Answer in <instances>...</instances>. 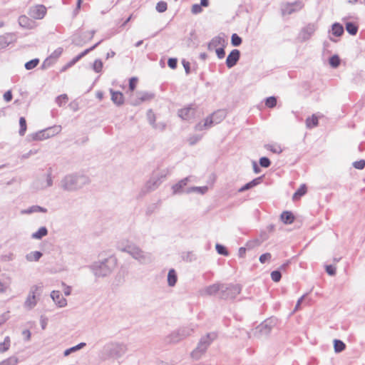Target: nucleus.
I'll return each instance as SVG.
<instances>
[{"label": "nucleus", "instance_id": "obj_1", "mask_svg": "<svg viewBox=\"0 0 365 365\" xmlns=\"http://www.w3.org/2000/svg\"><path fill=\"white\" fill-rule=\"evenodd\" d=\"M90 182L89 178L85 175L73 173L66 175L60 182L61 187L68 192L82 188Z\"/></svg>", "mask_w": 365, "mask_h": 365}, {"label": "nucleus", "instance_id": "obj_2", "mask_svg": "<svg viewBox=\"0 0 365 365\" xmlns=\"http://www.w3.org/2000/svg\"><path fill=\"white\" fill-rule=\"evenodd\" d=\"M118 249L121 252L129 254L133 258L138 260L142 264H148L153 262L151 253L144 252L133 243H128L126 245L118 244Z\"/></svg>", "mask_w": 365, "mask_h": 365}, {"label": "nucleus", "instance_id": "obj_3", "mask_svg": "<svg viewBox=\"0 0 365 365\" xmlns=\"http://www.w3.org/2000/svg\"><path fill=\"white\" fill-rule=\"evenodd\" d=\"M116 266V259L113 257L105 258L103 260L95 262L90 268L96 277L108 276Z\"/></svg>", "mask_w": 365, "mask_h": 365}, {"label": "nucleus", "instance_id": "obj_4", "mask_svg": "<svg viewBox=\"0 0 365 365\" xmlns=\"http://www.w3.org/2000/svg\"><path fill=\"white\" fill-rule=\"evenodd\" d=\"M217 337V334L216 332L207 333L206 335L202 336L195 349L191 352V357L195 359H199Z\"/></svg>", "mask_w": 365, "mask_h": 365}, {"label": "nucleus", "instance_id": "obj_5", "mask_svg": "<svg viewBox=\"0 0 365 365\" xmlns=\"http://www.w3.org/2000/svg\"><path fill=\"white\" fill-rule=\"evenodd\" d=\"M126 351V346L123 344L109 343L106 344L102 350L103 359H116L122 356Z\"/></svg>", "mask_w": 365, "mask_h": 365}, {"label": "nucleus", "instance_id": "obj_6", "mask_svg": "<svg viewBox=\"0 0 365 365\" xmlns=\"http://www.w3.org/2000/svg\"><path fill=\"white\" fill-rule=\"evenodd\" d=\"M61 125H53L31 133L29 137L33 140H43L58 134L61 131Z\"/></svg>", "mask_w": 365, "mask_h": 365}, {"label": "nucleus", "instance_id": "obj_7", "mask_svg": "<svg viewBox=\"0 0 365 365\" xmlns=\"http://www.w3.org/2000/svg\"><path fill=\"white\" fill-rule=\"evenodd\" d=\"M43 284L38 283L30 288L29 295L24 302V307L27 309H32L37 304L36 297H39L43 292Z\"/></svg>", "mask_w": 365, "mask_h": 365}, {"label": "nucleus", "instance_id": "obj_8", "mask_svg": "<svg viewBox=\"0 0 365 365\" xmlns=\"http://www.w3.org/2000/svg\"><path fill=\"white\" fill-rule=\"evenodd\" d=\"M242 287L240 284H222L220 298L222 299H233L240 293Z\"/></svg>", "mask_w": 365, "mask_h": 365}, {"label": "nucleus", "instance_id": "obj_9", "mask_svg": "<svg viewBox=\"0 0 365 365\" xmlns=\"http://www.w3.org/2000/svg\"><path fill=\"white\" fill-rule=\"evenodd\" d=\"M317 29L314 24H309L302 29L298 34L297 39L300 42H304L309 40Z\"/></svg>", "mask_w": 365, "mask_h": 365}, {"label": "nucleus", "instance_id": "obj_10", "mask_svg": "<svg viewBox=\"0 0 365 365\" xmlns=\"http://www.w3.org/2000/svg\"><path fill=\"white\" fill-rule=\"evenodd\" d=\"M304 6V4L302 1H295L292 3H287L282 9V14L290 15L294 12L301 10Z\"/></svg>", "mask_w": 365, "mask_h": 365}, {"label": "nucleus", "instance_id": "obj_11", "mask_svg": "<svg viewBox=\"0 0 365 365\" xmlns=\"http://www.w3.org/2000/svg\"><path fill=\"white\" fill-rule=\"evenodd\" d=\"M272 327L267 321L258 325L254 331V335L258 338L267 336L270 333Z\"/></svg>", "mask_w": 365, "mask_h": 365}, {"label": "nucleus", "instance_id": "obj_12", "mask_svg": "<svg viewBox=\"0 0 365 365\" xmlns=\"http://www.w3.org/2000/svg\"><path fill=\"white\" fill-rule=\"evenodd\" d=\"M46 14V8L42 4H38L29 9V14L34 19H42Z\"/></svg>", "mask_w": 365, "mask_h": 365}, {"label": "nucleus", "instance_id": "obj_13", "mask_svg": "<svg viewBox=\"0 0 365 365\" xmlns=\"http://www.w3.org/2000/svg\"><path fill=\"white\" fill-rule=\"evenodd\" d=\"M240 58V51L238 49L232 50L226 58V66L227 68H231L234 67L237 63Z\"/></svg>", "mask_w": 365, "mask_h": 365}, {"label": "nucleus", "instance_id": "obj_14", "mask_svg": "<svg viewBox=\"0 0 365 365\" xmlns=\"http://www.w3.org/2000/svg\"><path fill=\"white\" fill-rule=\"evenodd\" d=\"M225 116V111L223 110H219L212 113L210 116L207 117V118L211 120L210 125L213 126L214 125L218 124L222 121Z\"/></svg>", "mask_w": 365, "mask_h": 365}, {"label": "nucleus", "instance_id": "obj_15", "mask_svg": "<svg viewBox=\"0 0 365 365\" xmlns=\"http://www.w3.org/2000/svg\"><path fill=\"white\" fill-rule=\"evenodd\" d=\"M103 40L99 41L96 44H94L93 46L90 47L89 48H87L84 50L83 52L77 55L76 57H74L71 61H70L67 63V67H71L74 64H76L80 59H81L83 56H85L86 54H88L90 51L94 50L101 42Z\"/></svg>", "mask_w": 365, "mask_h": 365}, {"label": "nucleus", "instance_id": "obj_16", "mask_svg": "<svg viewBox=\"0 0 365 365\" xmlns=\"http://www.w3.org/2000/svg\"><path fill=\"white\" fill-rule=\"evenodd\" d=\"M51 297L56 304L59 307H64L67 304L66 299L61 295L59 291H53L51 293Z\"/></svg>", "mask_w": 365, "mask_h": 365}, {"label": "nucleus", "instance_id": "obj_17", "mask_svg": "<svg viewBox=\"0 0 365 365\" xmlns=\"http://www.w3.org/2000/svg\"><path fill=\"white\" fill-rule=\"evenodd\" d=\"M226 43H227L223 37L220 36H215L208 43L207 48L210 51H212L214 48L216 49L217 46H225Z\"/></svg>", "mask_w": 365, "mask_h": 365}, {"label": "nucleus", "instance_id": "obj_18", "mask_svg": "<svg viewBox=\"0 0 365 365\" xmlns=\"http://www.w3.org/2000/svg\"><path fill=\"white\" fill-rule=\"evenodd\" d=\"M178 115L183 120H190L195 115V109L191 106L180 109Z\"/></svg>", "mask_w": 365, "mask_h": 365}, {"label": "nucleus", "instance_id": "obj_19", "mask_svg": "<svg viewBox=\"0 0 365 365\" xmlns=\"http://www.w3.org/2000/svg\"><path fill=\"white\" fill-rule=\"evenodd\" d=\"M222 283H215L206 287L204 289V292L209 296L215 295L217 294L220 295V293L222 291Z\"/></svg>", "mask_w": 365, "mask_h": 365}, {"label": "nucleus", "instance_id": "obj_20", "mask_svg": "<svg viewBox=\"0 0 365 365\" xmlns=\"http://www.w3.org/2000/svg\"><path fill=\"white\" fill-rule=\"evenodd\" d=\"M18 22L21 27L27 29H33L35 25V21L25 15L20 16Z\"/></svg>", "mask_w": 365, "mask_h": 365}, {"label": "nucleus", "instance_id": "obj_21", "mask_svg": "<svg viewBox=\"0 0 365 365\" xmlns=\"http://www.w3.org/2000/svg\"><path fill=\"white\" fill-rule=\"evenodd\" d=\"M109 91L111 95V101L114 104L120 106L124 103V96L121 92L115 91L112 88H110Z\"/></svg>", "mask_w": 365, "mask_h": 365}, {"label": "nucleus", "instance_id": "obj_22", "mask_svg": "<svg viewBox=\"0 0 365 365\" xmlns=\"http://www.w3.org/2000/svg\"><path fill=\"white\" fill-rule=\"evenodd\" d=\"M165 175H161L160 177H152L146 183V188L148 191H152L155 190L161 183L160 178H165Z\"/></svg>", "mask_w": 365, "mask_h": 365}, {"label": "nucleus", "instance_id": "obj_23", "mask_svg": "<svg viewBox=\"0 0 365 365\" xmlns=\"http://www.w3.org/2000/svg\"><path fill=\"white\" fill-rule=\"evenodd\" d=\"M14 34L7 33L0 36V50L6 48L12 41Z\"/></svg>", "mask_w": 365, "mask_h": 365}, {"label": "nucleus", "instance_id": "obj_24", "mask_svg": "<svg viewBox=\"0 0 365 365\" xmlns=\"http://www.w3.org/2000/svg\"><path fill=\"white\" fill-rule=\"evenodd\" d=\"M153 97L154 95L148 92L139 93L138 94V99L133 103V105L138 106L142 102L151 100L152 98H153Z\"/></svg>", "mask_w": 365, "mask_h": 365}, {"label": "nucleus", "instance_id": "obj_25", "mask_svg": "<svg viewBox=\"0 0 365 365\" xmlns=\"http://www.w3.org/2000/svg\"><path fill=\"white\" fill-rule=\"evenodd\" d=\"M262 176L253 179L250 182L246 183L245 185L241 187L238 190V192H245L247 190H250V189L255 187L256 185H259L262 182Z\"/></svg>", "mask_w": 365, "mask_h": 365}, {"label": "nucleus", "instance_id": "obj_26", "mask_svg": "<svg viewBox=\"0 0 365 365\" xmlns=\"http://www.w3.org/2000/svg\"><path fill=\"white\" fill-rule=\"evenodd\" d=\"M189 181V177L185 178L180 180L178 183L173 185L172 189L174 194H178L181 192L182 188L187 185Z\"/></svg>", "mask_w": 365, "mask_h": 365}, {"label": "nucleus", "instance_id": "obj_27", "mask_svg": "<svg viewBox=\"0 0 365 365\" xmlns=\"http://www.w3.org/2000/svg\"><path fill=\"white\" fill-rule=\"evenodd\" d=\"M281 220L286 225L292 224L294 220V216L290 211H284L280 215Z\"/></svg>", "mask_w": 365, "mask_h": 365}, {"label": "nucleus", "instance_id": "obj_28", "mask_svg": "<svg viewBox=\"0 0 365 365\" xmlns=\"http://www.w3.org/2000/svg\"><path fill=\"white\" fill-rule=\"evenodd\" d=\"M178 282L177 272L174 269H170L168 273V284L169 287H174Z\"/></svg>", "mask_w": 365, "mask_h": 365}, {"label": "nucleus", "instance_id": "obj_29", "mask_svg": "<svg viewBox=\"0 0 365 365\" xmlns=\"http://www.w3.org/2000/svg\"><path fill=\"white\" fill-rule=\"evenodd\" d=\"M183 339L184 338L181 336V333H180L178 329L173 331L167 337L168 341L170 343H178Z\"/></svg>", "mask_w": 365, "mask_h": 365}, {"label": "nucleus", "instance_id": "obj_30", "mask_svg": "<svg viewBox=\"0 0 365 365\" xmlns=\"http://www.w3.org/2000/svg\"><path fill=\"white\" fill-rule=\"evenodd\" d=\"M43 256V254L40 251H33L26 255V259L29 262H38L39 259Z\"/></svg>", "mask_w": 365, "mask_h": 365}, {"label": "nucleus", "instance_id": "obj_31", "mask_svg": "<svg viewBox=\"0 0 365 365\" xmlns=\"http://www.w3.org/2000/svg\"><path fill=\"white\" fill-rule=\"evenodd\" d=\"M47 209L39 205H33L28 209L23 210L24 214H31L34 212H47Z\"/></svg>", "mask_w": 365, "mask_h": 365}, {"label": "nucleus", "instance_id": "obj_32", "mask_svg": "<svg viewBox=\"0 0 365 365\" xmlns=\"http://www.w3.org/2000/svg\"><path fill=\"white\" fill-rule=\"evenodd\" d=\"M48 235V229L43 226L41 227L36 232L31 235L33 239L41 240L42 237Z\"/></svg>", "mask_w": 365, "mask_h": 365}, {"label": "nucleus", "instance_id": "obj_33", "mask_svg": "<svg viewBox=\"0 0 365 365\" xmlns=\"http://www.w3.org/2000/svg\"><path fill=\"white\" fill-rule=\"evenodd\" d=\"M331 33L336 37L341 36L344 34V27L339 23H334L331 26Z\"/></svg>", "mask_w": 365, "mask_h": 365}, {"label": "nucleus", "instance_id": "obj_34", "mask_svg": "<svg viewBox=\"0 0 365 365\" xmlns=\"http://www.w3.org/2000/svg\"><path fill=\"white\" fill-rule=\"evenodd\" d=\"M181 257L182 260L187 262H192L197 259V255L192 251L182 252Z\"/></svg>", "mask_w": 365, "mask_h": 365}, {"label": "nucleus", "instance_id": "obj_35", "mask_svg": "<svg viewBox=\"0 0 365 365\" xmlns=\"http://www.w3.org/2000/svg\"><path fill=\"white\" fill-rule=\"evenodd\" d=\"M318 118L313 114L311 117L306 119V126L307 128L311 129L318 125Z\"/></svg>", "mask_w": 365, "mask_h": 365}, {"label": "nucleus", "instance_id": "obj_36", "mask_svg": "<svg viewBox=\"0 0 365 365\" xmlns=\"http://www.w3.org/2000/svg\"><path fill=\"white\" fill-rule=\"evenodd\" d=\"M307 192V187L306 185L302 184L300 185V187L297 189V190L294 193L292 196L293 200H297L299 199L302 196L305 195Z\"/></svg>", "mask_w": 365, "mask_h": 365}, {"label": "nucleus", "instance_id": "obj_37", "mask_svg": "<svg viewBox=\"0 0 365 365\" xmlns=\"http://www.w3.org/2000/svg\"><path fill=\"white\" fill-rule=\"evenodd\" d=\"M208 190V187L207 186H202V187H190L187 188L186 190L187 193H191V192H197L201 195L205 194Z\"/></svg>", "mask_w": 365, "mask_h": 365}, {"label": "nucleus", "instance_id": "obj_38", "mask_svg": "<svg viewBox=\"0 0 365 365\" xmlns=\"http://www.w3.org/2000/svg\"><path fill=\"white\" fill-rule=\"evenodd\" d=\"M85 346H86V343L81 342V343H80V344H77V345H76L74 346H72L71 348H68V349H66L64 351L63 355L65 356H68L71 353L80 350L81 349L83 348Z\"/></svg>", "mask_w": 365, "mask_h": 365}, {"label": "nucleus", "instance_id": "obj_39", "mask_svg": "<svg viewBox=\"0 0 365 365\" xmlns=\"http://www.w3.org/2000/svg\"><path fill=\"white\" fill-rule=\"evenodd\" d=\"M346 348L345 344L339 339L334 340V349L336 353H340L344 351Z\"/></svg>", "mask_w": 365, "mask_h": 365}, {"label": "nucleus", "instance_id": "obj_40", "mask_svg": "<svg viewBox=\"0 0 365 365\" xmlns=\"http://www.w3.org/2000/svg\"><path fill=\"white\" fill-rule=\"evenodd\" d=\"M346 30L351 35H356L358 31V26L354 22H347L346 24Z\"/></svg>", "mask_w": 365, "mask_h": 365}, {"label": "nucleus", "instance_id": "obj_41", "mask_svg": "<svg viewBox=\"0 0 365 365\" xmlns=\"http://www.w3.org/2000/svg\"><path fill=\"white\" fill-rule=\"evenodd\" d=\"M11 345V339L9 336H6L3 342L0 343V353H4L9 350Z\"/></svg>", "mask_w": 365, "mask_h": 365}, {"label": "nucleus", "instance_id": "obj_42", "mask_svg": "<svg viewBox=\"0 0 365 365\" xmlns=\"http://www.w3.org/2000/svg\"><path fill=\"white\" fill-rule=\"evenodd\" d=\"M210 123H211V120L206 118V119L203 123H197L195 125V128L196 130H199V131L202 130L204 129L210 128L212 127V125H210Z\"/></svg>", "mask_w": 365, "mask_h": 365}, {"label": "nucleus", "instance_id": "obj_43", "mask_svg": "<svg viewBox=\"0 0 365 365\" xmlns=\"http://www.w3.org/2000/svg\"><path fill=\"white\" fill-rule=\"evenodd\" d=\"M178 330L180 331V333H181V336L185 339L192 334L194 331V328L192 327H185L180 328Z\"/></svg>", "mask_w": 365, "mask_h": 365}, {"label": "nucleus", "instance_id": "obj_44", "mask_svg": "<svg viewBox=\"0 0 365 365\" xmlns=\"http://www.w3.org/2000/svg\"><path fill=\"white\" fill-rule=\"evenodd\" d=\"M265 106L269 108H273L276 106L277 99L275 96H269L265 98Z\"/></svg>", "mask_w": 365, "mask_h": 365}, {"label": "nucleus", "instance_id": "obj_45", "mask_svg": "<svg viewBox=\"0 0 365 365\" xmlns=\"http://www.w3.org/2000/svg\"><path fill=\"white\" fill-rule=\"evenodd\" d=\"M19 125H20V129H19V133L21 136H24L26 133V128H27L26 120L24 117H21L19 118Z\"/></svg>", "mask_w": 365, "mask_h": 365}, {"label": "nucleus", "instance_id": "obj_46", "mask_svg": "<svg viewBox=\"0 0 365 365\" xmlns=\"http://www.w3.org/2000/svg\"><path fill=\"white\" fill-rule=\"evenodd\" d=\"M341 60L338 55L331 56L329 59V63L332 68H337L340 65Z\"/></svg>", "mask_w": 365, "mask_h": 365}, {"label": "nucleus", "instance_id": "obj_47", "mask_svg": "<svg viewBox=\"0 0 365 365\" xmlns=\"http://www.w3.org/2000/svg\"><path fill=\"white\" fill-rule=\"evenodd\" d=\"M147 118H148V120L149 123L150 125H152V126L154 128H158V125L155 123V113L153 112V110L151 109L148 110V112H147Z\"/></svg>", "mask_w": 365, "mask_h": 365}, {"label": "nucleus", "instance_id": "obj_48", "mask_svg": "<svg viewBox=\"0 0 365 365\" xmlns=\"http://www.w3.org/2000/svg\"><path fill=\"white\" fill-rule=\"evenodd\" d=\"M264 147L267 150L272 152L273 153L280 154L282 152V149L280 145H278L267 144Z\"/></svg>", "mask_w": 365, "mask_h": 365}, {"label": "nucleus", "instance_id": "obj_49", "mask_svg": "<svg viewBox=\"0 0 365 365\" xmlns=\"http://www.w3.org/2000/svg\"><path fill=\"white\" fill-rule=\"evenodd\" d=\"M18 362V358L15 356H12L0 362V365H16Z\"/></svg>", "mask_w": 365, "mask_h": 365}, {"label": "nucleus", "instance_id": "obj_50", "mask_svg": "<svg viewBox=\"0 0 365 365\" xmlns=\"http://www.w3.org/2000/svg\"><path fill=\"white\" fill-rule=\"evenodd\" d=\"M215 250L219 255H221L223 256L229 255V252H228L227 247L221 244L217 243L215 245Z\"/></svg>", "mask_w": 365, "mask_h": 365}, {"label": "nucleus", "instance_id": "obj_51", "mask_svg": "<svg viewBox=\"0 0 365 365\" xmlns=\"http://www.w3.org/2000/svg\"><path fill=\"white\" fill-rule=\"evenodd\" d=\"M38 63H39L38 58H34L31 61H27L25 63L24 66L26 70H31V69L34 68L35 67H36L38 66Z\"/></svg>", "mask_w": 365, "mask_h": 365}, {"label": "nucleus", "instance_id": "obj_52", "mask_svg": "<svg viewBox=\"0 0 365 365\" xmlns=\"http://www.w3.org/2000/svg\"><path fill=\"white\" fill-rule=\"evenodd\" d=\"M242 42V38L237 34H233L231 36V43L233 46H239Z\"/></svg>", "mask_w": 365, "mask_h": 365}, {"label": "nucleus", "instance_id": "obj_53", "mask_svg": "<svg viewBox=\"0 0 365 365\" xmlns=\"http://www.w3.org/2000/svg\"><path fill=\"white\" fill-rule=\"evenodd\" d=\"M68 100V96L66 94H61L56 98V103L58 106H62L66 104Z\"/></svg>", "mask_w": 365, "mask_h": 365}, {"label": "nucleus", "instance_id": "obj_54", "mask_svg": "<svg viewBox=\"0 0 365 365\" xmlns=\"http://www.w3.org/2000/svg\"><path fill=\"white\" fill-rule=\"evenodd\" d=\"M167 9H168V4L164 1H160L158 2L156 4V6H155V9L159 13L165 12L167 10Z\"/></svg>", "mask_w": 365, "mask_h": 365}, {"label": "nucleus", "instance_id": "obj_55", "mask_svg": "<svg viewBox=\"0 0 365 365\" xmlns=\"http://www.w3.org/2000/svg\"><path fill=\"white\" fill-rule=\"evenodd\" d=\"M62 52L63 48L59 47L56 48L48 57L51 58V60L55 63L58 57L61 55Z\"/></svg>", "mask_w": 365, "mask_h": 365}, {"label": "nucleus", "instance_id": "obj_56", "mask_svg": "<svg viewBox=\"0 0 365 365\" xmlns=\"http://www.w3.org/2000/svg\"><path fill=\"white\" fill-rule=\"evenodd\" d=\"M282 278V273L280 270H274L271 272V279L274 282H278Z\"/></svg>", "mask_w": 365, "mask_h": 365}, {"label": "nucleus", "instance_id": "obj_57", "mask_svg": "<svg viewBox=\"0 0 365 365\" xmlns=\"http://www.w3.org/2000/svg\"><path fill=\"white\" fill-rule=\"evenodd\" d=\"M102 68H103V62L100 59H96L93 63V69L95 71V72L100 73V72H101Z\"/></svg>", "mask_w": 365, "mask_h": 365}, {"label": "nucleus", "instance_id": "obj_58", "mask_svg": "<svg viewBox=\"0 0 365 365\" xmlns=\"http://www.w3.org/2000/svg\"><path fill=\"white\" fill-rule=\"evenodd\" d=\"M259 165L262 168H269L271 165V161L267 157H262L259 158Z\"/></svg>", "mask_w": 365, "mask_h": 365}, {"label": "nucleus", "instance_id": "obj_59", "mask_svg": "<svg viewBox=\"0 0 365 365\" xmlns=\"http://www.w3.org/2000/svg\"><path fill=\"white\" fill-rule=\"evenodd\" d=\"M202 138L201 135H193L188 138V142L190 145H194Z\"/></svg>", "mask_w": 365, "mask_h": 365}, {"label": "nucleus", "instance_id": "obj_60", "mask_svg": "<svg viewBox=\"0 0 365 365\" xmlns=\"http://www.w3.org/2000/svg\"><path fill=\"white\" fill-rule=\"evenodd\" d=\"M353 166L354 168L358 170H362L365 168V160H360L353 163Z\"/></svg>", "mask_w": 365, "mask_h": 365}, {"label": "nucleus", "instance_id": "obj_61", "mask_svg": "<svg viewBox=\"0 0 365 365\" xmlns=\"http://www.w3.org/2000/svg\"><path fill=\"white\" fill-rule=\"evenodd\" d=\"M325 269L327 273L330 276H334L336 274V267L332 264L326 265Z\"/></svg>", "mask_w": 365, "mask_h": 365}, {"label": "nucleus", "instance_id": "obj_62", "mask_svg": "<svg viewBox=\"0 0 365 365\" xmlns=\"http://www.w3.org/2000/svg\"><path fill=\"white\" fill-rule=\"evenodd\" d=\"M202 11V9L201 5H200L198 4H195L192 6L191 12L193 14H200Z\"/></svg>", "mask_w": 365, "mask_h": 365}, {"label": "nucleus", "instance_id": "obj_63", "mask_svg": "<svg viewBox=\"0 0 365 365\" xmlns=\"http://www.w3.org/2000/svg\"><path fill=\"white\" fill-rule=\"evenodd\" d=\"M54 63L53 61L51 60V58H50L49 57L46 58L42 65H41V68L42 69H47L48 68H49L51 65H53Z\"/></svg>", "mask_w": 365, "mask_h": 365}, {"label": "nucleus", "instance_id": "obj_64", "mask_svg": "<svg viewBox=\"0 0 365 365\" xmlns=\"http://www.w3.org/2000/svg\"><path fill=\"white\" fill-rule=\"evenodd\" d=\"M215 52L218 58H223L225 56V46L217 48Z\"/></svg>", "mask_w": 365, "mask_h": 365}]
</instances>
